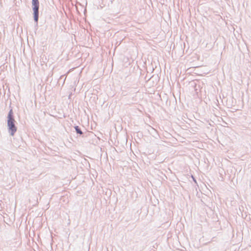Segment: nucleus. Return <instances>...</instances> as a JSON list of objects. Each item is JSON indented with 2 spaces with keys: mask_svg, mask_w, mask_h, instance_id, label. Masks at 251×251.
I'll use <instances>...</instances> for the list:
<instances>
[{
  "mask_svg": "<svg viewBox=\"0 0 251 251\" xmlns=\"http://www.w3.org/2000/svg\"><path fill=\"white\" fill-rule=\"evenodd\" d=\"M15 122L12 109H10L7 116V126L9 132L12 136H13L17 131V127L15 124Z\"/></svg>",
  "mask_w": 251,
  "mask_h": 251,
  "instance_id": "1",
  "label": "nucleus"
},
{
  "mask_svg": "<svg viewBox=\"0 0 251 251\" xmlns=\"http://www.w3.org/2000/svg\"><path fill=\"white\" fill-rule=\"evenodd\" d=\"M32 7L33 11V18L37 24L39 19V2L38 0H32Z\"/></svg>",
  "mask_w": 251,
  "mask_h": 251,
  "instance_id": "2",
  "label": "nucleus"
},
{
  "mask_svg": "<svg viewBox=\"0 0 251 251\" xmlns=\"http://www.w3.org/2000/svg\"><path fill=\"white\" fill-rule=\"evenodd\" d=\"M75 131L76 132V133L77 134H79L80 135L82 134L83 132H82L81 129L80 128V127L78 126H75Z\"/></svg>",
  "mask_w": 251,
  "mask_h": 251,
  "instance_id": "3",
  "label": "nucleus"
},
{
  "mask_svg": "<svg viewBox=\"0 0 251 251\" xmlns=\"http://www.w3.org/2000/svg\"><path fill=\"white\" fill-rule=\"evenodd\" d=\"M192 178H193V179L194 181L195 182H196V179L194 178V177L193 176H192Z\"/></svg>",
  "mask_w": 251,
  "mask_h": 251,
  "instance_id": "4",
  "label": "nucleus"
}]
</instances>
